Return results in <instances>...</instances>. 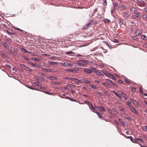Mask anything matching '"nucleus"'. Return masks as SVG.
<instances>
[{
	"label": "nucleus",
	"mask_w": 147,
	"mask_h": 147,
	"mask_svg": "<svg viewBox=\"0 0 147 147\" xmlns=\"http://www.w3.org/2000/svg\"><path fill=\"white\" fill-rule=\"evenodd\" d=\"M88 61L86 60H81L78 61L77 64L80 67L86 66L88 64Z\"/></svg>",
	"instance_id": "1"
},
{
	"label": "nucleus",
	"mask_w": 147,
	"mask_h": 147,
	"mask_svg": "<svg viewBox=\"0 0 147 147\" xmlns=\"http://www.w3.org/2000/svg\"><path fill=\"white\" fill-rule=\"evenodd\" d=\"M114 94L120 99L122 98L121 95H123L124 94L123 92L120 91H117V93L114 90L113 91Z\"/></svg>",
	"instance_id": "2"
},
{
	"label": "nucleus",
	"mask_w": 147,
	"mask_h": 147,
	"mask_svg": "<svg viewBox=\"0 0 147 147\" xmlns=\"http://www.w3.org/2000/svg\"><path fill=\"white\" fill-rule=\"evenodd\" d=\"M66 80H71L76 83H79L80 80L74 78H71V77L66 78L65 79Z\"/></svg>",
	"instance_id": "3"
},
{
	"label": "nucleus",
	"mask_w": 147,
	"mask_h": 147,
	"mask_svg": "<svg viewBox=\"0 0 147 147\" xmlns=\"http://www.w3.org/2000/svg\"><path fill=\"white\" fill-rule=\"evenodd\" d=\"M61 65H62L63 66H65V67L69 66H72L73 65V64H70V63H69L67 62L61 63Z\"/></svg>",
	"instance_id": "4"
},
{
	"label": "nucleus",
	"mask_w": 147,
	"mask_h": 147,
	"mask_svg": "<svg viewBox=\"0 0 147 147\" xmlns=\"http://www.w3.org/2000/svg\"><path fill=\"white\" fill-rule=\"evenodd\" d=\"M42 69L44 71L51 72H55V71L54 69H46V68H42Z\"/></svg>",
	"instance_id": "5"
},
{
	"label": "nucleus",
	"mask_w": 147,
	"mask_h": 147,
	"mask_svg": "<svg viewBox=\"0 0 147 147\" xmlns=\"http://www.w3.org/2000/svg\"><path fill=\"white\" fill-rule=\"evenodd\" d=\"M141 16V15L140 13H138L136 15H132L131 18L133 19H136L137 18H140Z\"/></svg>",
	"instance_id": "6"
},
{
	"label": "nucleus",
	"mask_w": 147,
	"mask_h": 147,
	"mask_svg": "<svg viewBox=\"0 0 147 147\" xmlns=\"http://www.w3.org/2000/svg\"><path fill=\"white\" fill-rule=\"evenodd\" d=\"M20 66L21 67L24 68L28 71H30L31 70V69L29 67L25 66L24 64H20Z\"/></svg>",
	"instance_id": "7"
},
{
	"label": "nucleus",
	"mask_w": 147,
	"mask_h": 147,
	"mask_svg": "<svg viewBox=\"0 0 147 147\" xmlns=\"http://www.w3.org/2000/svg\"><path fill=\"white\" fill-rule=\"evenodd\" d=\"M81 82L84 84H89L91 82L90 81L87 80L85 79H83L81 80Z\"/></svg>",
	"instance_id": "8"
},
{
	"label": "nucleus",
	"mask_w": 147,
	"mask_h": 147,
	"mask_svg": "<svg viewBox=\"0 0 147 147\" xmlns=\"http://www.w3.org/2000/svg\"><path fill=\"white\" fill-rule=\"evenodd\" d=\"M105 80V81L106 82H109L111 83V84L113 85V86H115L116 87L117 86V85L116 84L113 82L111 80L108 79H106Z\"/></svg>",
	"instance_id": "9"
},
{
	"label": "nucleus",
	"mask_w": 147,
	"mask_h": 147,
	"mask_svg": "<svg viewBox=\"0 0 147 147\" xmlns=\"http://www.w3.org/2000/svg\"><path fill=\"white\" fill-rule=\"evenodd\" d=\"M89 109L91 110L92 111L94 112V113H95L96 112H95V106H93L92 104H90V106H89Z\"/></svg>",
	"instance_id": "10"
},
{
	"label": "nucleus",
	"mask_w": 147,
	"mask_h": 147,
	"mask_svg": "<svg viewBox=\"0 0 147 147\" xmlns=\"http://www.w3.org/2000/svg\"><path fill=\"white\" fill-rule=\"evenodd\" d=\"M84 72L88 74H91L92 73V71L91 69L85 68L84 70Z\"/></svg>",
	"instance_id": "11"
},
{
	"label": "nucleus",
	"mask_w": 147,
	"mask_h": 147,
	"mask_svg": "<svg viewBox=\"0 0 147 147\" xmlns=\"http://www.w3.org/2000/svg\"><path fill=\"white\" fill-rule=\"evenodd\" d=\"M129 12H124L123 13V17H124V18H125L129 16Z\"/></svg>",
	"instance_id": "12"
},
{
	"label": "nucleus",
	"mask_w": 147,
	"mask_h": 147,
	"mask_svg": "<svg viewBox=\"0 0 147 147\" xmlns=\"http://www.w3.org/2000/svg\"><path fill=\"white\" fill-rule=\"evenodd\" d=\"M98 109L100 112L105 111V109L103 107L99 106L98 107Z\"/></svg>",
	"instance_id": "13"
},
{
	"label": "nucleus",
	"mask_w": 147,
	"mask_h": 147,
	"mask_svg": "<svg viewBox=\"0 0 147 147\" xmlns=\"http://www.w3.org/2000/svg\"><path fill=\"white\" fill-rule=\"evenodd\" d=\"M102 20L106 24L107 23L109 24L111 22V21L109 20L106 18H104Z\"/></svg>",
	"instance_id": "14"
},
{
	"label": "nucleus",
	"mask_w": 147,
	"mask_h": 147,
	"mask_svg": "<svg viewBox=\"0 0 147 147\" xmlns=\"http://www.w3.org/2000/svg\"><path fill=\"white\" fill-rule=\"evenodd\" d=\"M129 109L133 113L136 114H138V113L133 107H130V108H129Z\"/></svg>",
	"instance_id": "15"
},
{
	"label": "nucleus",
	"mask_w": 147,
	"mask_h": 147,
	"mask_svg": "<svg viewBox=\"0 0 147 147\" xmlns=\"http://www.w3.org/2000/svg\"><path fill=\"white\" fill-rule=\"evenodd\" d=\"M95 113L98 115V117L103 120L104 118L102 115H101L99 112H96Z\"/></svg>",
	"instance_id": "16"
},
{
	"label": "nucleus",
	"mask_w": 147,
	"mask_h": 147,
	"mask_svg": "<svg viewBox=\"0 0 147 147\" xmlns=\"http://www.w3.org/2000/svg\"><path fill=\"white\" fill-rule=\"evenodd\" d=\"M125 116L124 117L126 119H127V120L131 121H132V118H131V117H129L128 116V115L125 114Z\"/></svg>",
	"instance_id": "17"
},
{
	"label": "nucleus",
	"mask_w": 147,
	"mask_h": 147,
	"mask_svg": "<svg viewBox=\"0 0 147 147\" xmlns=\"http://www.w3.org/2000/svg\"><path fill=\"white\" fill-rule=\"evenodd\" d=\"M139 3L143 6H145L146 5V3L143 1H140Z\"/></svg>",
	"instance_id": "18"
},
{
	"label": "nucleus",
	"mask_w": 147,
	"mask_h": 147,
	"mask_svg": "<svg viewBox=\"0 0 147 147\" xmlns=\"http://www.w3.org/2000/svg\"><path fill=\"white\" fill-rule=\"evenodd\" d=\"M102 84L104 85L107 88H109L110 87V85L107 83H102Z\"/></svg>",
	"instance_id": "19"
},
{
	"label": "nucleus",
	"mask_w": 147,
	"mask_h": 147,
	"mask_svg": "<svg viewBox=\"0 0 147 147\" xmlns=\"http://www.w3.org/2000/svg\"><path fill=\"white\" fill-rule=\"evenodd\" d=\"M131 141L135 143L139 144L138 142L135 139H134L132 137V138L130 139Z\"/></svg>",
	"instance_id": "20"
},
{
	"label": "nucleus",
	"mask_w": 147,
	"mask_h": 147,
	"mask_svg": "<svg viewBox=\"0 0 147 147\" xmlns=\"http://www.w3.org/2000/svg\"><path fill=\"white\" fill-rule=\"evenodd\" d=\"M66 86L73 88H75L76 86L75 85L71 84H69L67 85Z\"/></svg>",
	"instance_id": "21"
},
{
	"label": "nucleus",
	"mask_w": 147,
	"mask_h": 147,
	"mask_svg": "<svg viewBox=\"0 0 147 147\" xmlns=\"http://www.w3.org/2000/svg\"><path fill=\"white\" fill-rule=\"evenodd\" d=\"M96 74L97 75L100 76H104V75L103 74H102L101 72L100 71H96Z\"/></svg>",
	"instance_id": "22"
},
{
	"label": "nucleus",
	"mask_w": 147,
	"mask_h": 147,
	"mask_svg": "<svg viewBox=\"0 0 147 147\" xmlns=\"http://www.w3.org/2000/svg\"><path fill=\"white\" fill-rule=\"evenodd\" d=\"M48 63H49V64L50 65H54L57 64V62H52L49 61L48 62Z\"/></svg>",
	"instance_id": "23"
},
{
	"label": "nucleus",
	"mask_w": 147,
	"mask_h": 147,
	"mask_svg": "<svg viewBox=\"0 0 147 147\" xmlns=\"http://www.w3.org/2000/svg\"><path fill=\"white\" fill-rule=\"evenodd\" d=\"M130 11L131 12H132L133 13H135V10H136L135 8H134L133 7H132L130 8Z\"/></svg>",
	"instance_id": "24"
},
{
	"label": "nucleus",
	"mask_w": 147,
	"mask_h": 147,
	"mask_svg": "<svg viewBox=\"0 0 147 147\" xmlns=\"http://www.w3.org/2000/svg\"><path fill=\"white\" fill-rule=\"evenodd\" d=\"M90 24L89 23L86 24L85 26H84V29H87L88 28V27H90L89 25Z\"/></svg>",
	"instance_id": "25"
},
{
	"label": "nucleus",
	"mask_w": 147,
	"mask_h": 147,
	"mask_svg": "<svg viewBox=\"0 0 147 147\" xmlns=\"http://www.w3.org/2000/svg\"><path fill=\"white\" fill-rule=\"evenodd\" d=\"M144 40H147V37L145 35H142L141 36V37Z\"/></svg>",
	"instance_id": "26"
},
{
	"label": "nucleus",
	"mask_w": 147,
	"mask_h": 147,
	"mask_svg": "<svg viewBox=\"0 0 147 147\" xmlns=\"http://www.w3.org/2000/svg\"><path fill=\"white\" fill-rule=\"evenodd\" d=\"M73 53V52L72 51L66 52H65V54L69 55H70Z\"/></svg>",
	"instance_id": "27"
},
{
	"label": "nucleus",
	"mask_w": 147,
	"mask_h": 147,
	"mask_svg": "<svg viewBox=\"0 0 147 147\" xmlns=\"http://www.w3.org/2000/svg\"><path fill=\"white\" fill-rule=\"evenodd\" d=\"M90 86L92 88L95 89H97V88L98 87V86H94L90 84Z\"/></svg>",
	"instance_id": "28"
},
{
	"label": "nucleus",
	"mask_w": 147,
	"mask_h": 147,
	"mask_svg": "<svg viewBox=\"0 0 147 147\" xmlns=\"http://www.w3.org/2000/svg\"><path fill=\"white\" fill-rule=\"evenodd\" d=\"M65 70H66V71H69L71 72L74 73V71L73 69H65Z\"/></svg>",
	"instance_id": "29"
},
{
	"label": "nucleus",
	"mask_w": 147,
	"mask_h": 147,
	"mask_svg": "<svg viewBox=\"0 0 147 147\" xmlns=\"http://www.w3.org/2000/svg\"><path fill=\"white\" fill-rule=\"evenodd\" d=\"M142 17L144 19L147 18V15L144 13H143L142 16Z\"/></svg>",
	"instance_id": "30"
},
{
	"label": "nucleus",
	"mask_w": 147,
	"mask_h": 147,
	"mask_svg": "<svg viewBox=\"0 0 147 147\" xmlns=\"http://www.w3.org/2000/svg\"><path fill=\"white\" fill-rule=\"evenodd\" d=\"M120 7L121 8L123 9H125L126 8V6L123 4H122V5L120 6Z\"/></svg>",
	"instance_id": "31"
},
{
	"label": "nucleus",
	"mask_w": 147,
	"mask_h": 147,
	"mask_svg": "<svg viewBox=\"0 0 147 147\" xmlns=\"http://www.w3.org/2000/svg\"><path fill=\"white\" fill-rule=\"evenodd\" d=\"M110 78L112 79L113 80H116V78L114 77V76L112 74L110 76Z\"/></svg>",
	"instance_id": "32"
},
{
	"label": "nucleus",
	"mask_w": 147,
	"mask_h": 147,
	"mask_svg": "<svg viewBox=\"0 0 147 147\" xmlns=\"http://www.w3.org/2000/svg\"><path fill=\"white\" fill-rule=\"evenodd\" d=\"M111 75H112L111 74L109 73H105V75L106 76H107L108 77H109L110 78V76H111Z\"/></svg>",
	"instance_id": "33"
},
{
	"label": "nucleus",
	"mask_w": 147,
	"mask_h": 147,
	"mask_svg": "<svg viewBox=\"0 0 147 147\" xmlns=\"http://www.w3.org/2000/svg\"><path fill=\"white\" fill-rule=\"evenodd\" d=\"M98 9L95 8V9L94 11H93V13H92V16H93L95 13H96Z\"/></svg>",
	"instance_id": "34"
},
{
	"label": "nucleus",
	"mask_w": 147,
	"mask_h": 147,
	"mask_svg": "<svg viewBox=\"0 0 147 147\" xmlns=\"http://www.w3.org/2000/svg\"><path fill=\"white\" fill-rule=\"evenodd\" d=\"M27 87H28V88L30 89H33V90H37V88H33L32 87L30 86H28V85H27V86H26Z\"/></svg>",
	"instance_id": "35"
},
{
	"label": "nucleus",
	"mask_w": 147,
	"mask_h": 147,
	"mask_svg": "<svg viewBox=\"0 0 147 147\" xmlns=\"http://www.w3.org/2000/svg\"><path fill=\"white\" fill-rule=\"evenodd\" d=\"M43 65L44 66L47 67H49L50 66L49 64L48 63H44Z\"/></svg>",
	"instance_id": "36"
},
{
	"label": "nucleus",
	"mask_w": 147,
	"mask_h": 147,
	"mask_svg": "<svg viewBox=\"0 0 147 147\" xmlns=\"http://www.w3.org/2000/svg\"><path fill=\"white\" fill-rule=\"evenodd\" d=\"M21 50L22 51H23L24 53H26L27 50L24 49L22 47L21 48Z\"/></svg>",
	"instance_id": "37"
},
{
	"label": "nucleus",
	"mask_w": 147,
	"mask_h": 147,
	"mask_svg": "<svg viewBox=\"0 0 147 147\" xmlns=\"http://www.w3.org/2000/svg\"><path fill=\"white\" fill-rule=\"evenodd\" d=\"M108 111L111 115H114V113L111 110L109 109Z\"/></svg>",
	"instance_id": "38"
},
{
	"label": "nucleus",
	"mask_w": 147,
	"mask_h": 147,
	"mask_svg": "<svg viewBox=\"0 0 147 147\" xmlns=\"http://www.w3.org/2000/svg\"><path fill=\"white\" fill-rule=\"evenodd\" d=\"M91 70H92V71L96 73V71H97V70L95 68H94L92 67H91Z\"/></svg>",
	"instance_id": "39"
},
{
	"label": "nucleus",
	"mask_w": 147,
	"mask_h": 147,
	"mask_svg": "<svg viewBox=\"0 0 147 147\" xmlns=\"http://www.w3.org/2000/svg\"><path fill=\"white\" fill-rule=\"evenodd\" d=\"M3 45L6 48H7V47H8L7 44L5 42H4V43H3Z\"/></svg>",
	"instance_id": "40"
},
{
	"label": "nucleus",
	"mask_w": 147,
	"mask_h": 147,
	"mask_svg": "<svg viewBox=\"0 0 147 147\" xmlns=\"http://www.w3.org/2000/svg\"><path fill=\"white\" fill-rule=\"evenodd\" d=\"M136 140H138L141 141L142 142H144V141L141 138H136Z\"/></svg>",
	"instance_id": "41"
},
{
	"label": "nucleus",
	"mask_w": 147,
	"mask_h": 147,
	"mask_svg": "<svg viewBox=\"0 0 147 147\" xmlns=\"http://www.w3.org/2000/svg\"><path fill=\"white\" fill-rule=\"evenodd\" d=\"M73 70L74 71V73H75L77 71H78V67H75L73 69Z\"/></svg>",
	"instance_id": "42"
},
{
	"label": "nucleus",
	"mask_w": 147,
	"mask_h": 147,
	"mask_svg": "<svg viewBox=\"0 0 147 147\" xmlns=\"http://www.w3.org/2000/svg\"><path fill=\"white\" fill-rule=\"evenodd\" d=\"M127 104L129 107V108H130V107H132L131 106V103L130 102H127Z\"/></svg>",
	"instance_id": "43"
},
{
	"label": "nucleus",
	"mask_w": 147,
	"mask_h": 147,
	"mask_svg": "<svg viewBox=\"0 0 147 147\" xmlns=\"http://www.w3.org/2000/svg\"><path fill=\"white\" fill-rule=\"evenodd\" d=\"M124 81L127 83L130 84V82L129 81L128 79H124Z\"/></svg>",
	"instance_id": "44"
},
{
	"label": "nucleus",
	"mask_w": 147,
	"mask_h": 147,
	"mask_svg": "<svg viewBox=\"0 0 147 147\" xmlns=\"http://www.w3.org/2000/svg\"><path fill=\"white\" fill-rule=\"evenodd\" d=\"M23 57L26 61H28L30 59L28 58H27L25 56H24Z\"/></svg>",
	"instance_id": "45"
},
{
	"label": "nucleus",
	"mask_w": 147,
	"mask_h": 147,
	"mask_svg": "<svg viewBox=\"0 0 147 147\" xmlns=\"http://www.w3.org/2000/svg\"><path fill=\"white\" fill-rule=\"evenodd\" d=\"M136 90V89L135 87H132V91L133 92H135Z\"/></svg>",
	"instance_id": "46"
},
{
	"label": "nucleus",
	"mask_w": 147,
	"mask_h": 147,
	"mask_svg": "<svg viewBox=\"0 0 147 147\" xmlns=\"http://www.w3.org/2000/svg\"><path fill=\"white\" fill-rule=\"evenodd\" d=\"M118 5L117 3H113V5L115 8Z\"/></svg>",
	"instance_id": "47"
},
{
	"label": "nucleus",
	"mask_w": 147,
	"mask_h": 147,
	"mask_svg": "<svg viewBox=\"0 0 147 147\" xmlns=\"http://www.w3.org/2000/svg\"><path fill=\"white\" fill-rule=\"evenodd\" d=\"M104 93L105 94H106L107 95H108V96H109V93L107 91H105L104 92Z\"/></svg>",
	"instance_id": "48"
},
{
	"label": "nucleus",
	"mask_w": 147,
	"mask_h": 147,
	"mask_svg": "<svg viewBox=\"0 0 147 147\" xmlns=\"http://www.w3.org/2000/svg\"><path fill=\"white\" fill-rule=\"evenodd\" d=\"M113 42H118V40L116 39H114L113 40Z\"/></svg>",
	"instance_id": "49"
},
{
	"label": "nucleus",
	"mask_w": 147,
	"mask_h": 147,
	"mask_svg": "<svg viewBox=\"0 0 147 147\" xmlns=\"http://www.w3.org/2000/svg\"><path fill=\"white\" fill-rule=\"evenodd\" d=\"M128 96L127 95H125L123 96V98H124L126 100L128 99Z\"/></svg>",
	"instance_id": "50"
},
{
	"label": "nucleus",
	"mask_w": 147,
	"mask_h": 147,
	"mask_svg": "<svg viewBox=\"0 0 147 147\" xmlns=\"http://www.w3.org/2000/svg\"><path fill=\"white\" fill-rule=\"evenodd\" d=\"M125 138H127V139H130L132 138V137H131V136H125Z\"/></svg>",
	"instance_id": "51"
},
{
	"label": "nucleus",
	"mask_w": 147,
	"mask_h": 147,
	"mask_svg": "<svg viewBox=\"0 0 147 147\" xmlns=\"http://www.w3.org/2000/svg\"><path fill=\"white\" fill-rule=\"evenodd\" d=\"M107 3L106 0H104L103 3V5H107Z\"/></svg>",
	"instance_id": "52"
},
{
	"label": "nucleus",
	"mask_w": 147,
	"mask_h": 147,
	"mask_svg": "<svg viewBox=\"0 0 147 147\" xmlns=\"http://www.w3.org/2000/svg\"><path fill=\"white\" fill-rule=\"evenodd\" d=\"M43 92L44 93H45L49 94V95L51 94L49 92H48V91H44Z\"/></svg>",
	"instance_id": "53"
},
{
	"label": "nucleus",
	"mask_w": 147,
	"mask_h": 147,
	"mask_svg": "<svg viewBox=\"0 0 147 147\" xmlns=\"http://www.w3.org/2000/svg\"><path fill=\"white\" fill-rule=\"evenodd\" d=\"M5 66L9 68H11V66L10 65H8L7 64H5Z\"/></svg>",
	"instance_id": "54"
},
{
	"label": "nucleus",
	"mask_w": 147,
	"mask_h": 147,
	"mask_svg": "<svg viewBox=\"0 0 147 147\" xmlns=\"http://www.w3.org/2000/svg\"><path fill=\"white\" fill-rule=\"evenodd\" d=\"M121 125L123 126V127H124L125 125H124V123L123 121H121Z\"/></svg>",
	"instance_id": "55"
},
{
	"label": "nucleus",
	"mask_w": 147,
	"mask_h": 147,
	"mask_svg": "<svg viewBox=\"0 0 147 147\" xmlns=\"http://www.w3.org/2000/svg\"><path fill=\"white\" fill-rule=\"evenodd\" d=\"M70 100L71 101L75 102H77L76 100L73 99L71 98H70Z\"/></svg>",
	"instance_id": "56"
},
{
	"label": "nucleus",
	"mask_w": 147,
	"mask_h": 147,
	"mask_svg": "<svg viewBox=\"0 0 147 147\" xmlns=\"http://www.w3.org/2000/svg\"><path fill=\"white\" fill-rule=\"evenodd\" d=\"M70 91H71V93L72 94H74L75 93V91H74V90H73V89H71L70 90Z\"/></svg>",
	"instance_id": "57"
},
{
	"label": "nucleus",
	"mask_w": 147,
	"mask_h": 147,
	"mask_svg": "<svg viewBox=\"0 0 147 147\" xmlns=\"http://www.w3.org/2000/svg\"><path fill=\"white\" fill-rule=\"evenodd\" d=\"M61 83L59 82H56L55 83V84H61Z\"/></svg>",
	"instance_id": "58"
},
{
	"label": "nucleus",
	"mask_w": 147,
	"mask_h": 147,
	"mask_svg": "<svg viewBox=\"0 0 147 147\" xmlns=\"http://www.w3.org/2000/svg\"><path fill=\"white\" fill-rule=\"evenodd\" d=\"M85 103L87 104V105L89 106H90L89 105V104H90V102L88 101H85Z\"/></svg>",
	"instance_id": "59"
},
{
	"label": "nucleus",
	"mask_w": 147,
	"mask_h": 147,
	"mask_svg": "<svg viewBox=\"0 0 147 147\" xmlns=\"http://www.w3.org/2000/svg\"><path fill=\"white\" fill-rule=\"evenodd\" d=\"M17 30H20V31H21V32H22L23 31V30H22L20 29V28H16V27H14Z\"/></svg>",
	"instance_id": "60"
},
{
	"label": "nucleus",
	"mask_w": 147,
	"mask_h": 147,
	"mask_svg": "<svg viewBox=\"0 0 147 147\" xmlns=\"http://www.w3.org/2000/svg\"><path fill=\"white\" fill-rule=\"evenodd\" d=\"M30 63L31 65H34L35 66H37V64H34L32 63Z\"/></svg>",
	"instance_id": "61"
},
{
	"label": "nucleus",
	"mask_w": 147,
	"mask_h": 147,
	"mask_svg": "<svg viewBox=\"0 0 147 147\" xmlns=\"http://www.w3.org/2000/svg\"><path fill=\"white\" fill-rule=\"evenodd\" d=\"M94 82L97 83H100V82L99 81L97 80H94Z\"/></svg>",
	"instance_id": "62"
},
{
	"label": "nucleus",
	"mask_w": 147,
	"mask_h": 147,
	"mask_svg": "<svg viewBox=\"0 0 147 147\" xmlns=\"http://www.w3.org/2000/svg\"><path fill=\"white\" fill-rule=\"evenodd\" d=\"M9 53L10 54H11L13 55V53L11 51H9Z\"/></svg>",
	"instance_id": "63"
},
{
	"label": "nucleus",
	"mask_w": 147,
	"mask_h": 147,
	"mask_svg": "<svg viewBox=\"0 0 147 147\" xmlns=\"http://www.w3.org/2000/svg\"><path fill=\"white\" fill-rule=\"evenodd\" d=\"M32 59L33 61H36L37 60V59L35 57H33L32 58Z\"/></svg>",
	"instance_id": "64"
}]
</instances>
